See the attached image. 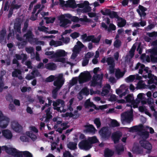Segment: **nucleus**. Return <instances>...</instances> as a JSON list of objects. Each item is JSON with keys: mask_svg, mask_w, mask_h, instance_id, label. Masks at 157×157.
I'll return each instance as SVG.
<instances>
[{"mask_svg": "<svg viewBox=\"0 0 157 157\" xmlns=\"http://www.w3.org/2000/svg\"><path fill=\"white\" fill-rule=\"evenodd\" d=\"M99 69V67H98L94 68L93 70V72L95 75H93L91 81L90 86H92L95 87L97 85L101 86L102 85L103 75V74L101 75L97 74Z\"/></svg>", "mask_w": 157, "mask_h": 157, "instance_id": "1", "label": "nucleus"}, {"mask_svg": "<svg viewBox=\"0 0 157 157\" xmlns=\"http://www.w3.org/2000/svg\"><path fill=\"white\" fill-rule=\"evenodd\" d=\"M99 133L103 140H108L110 137L111 132L109 129L108 127L105 126L102 127L99 131Z\"/></svg>", "mask_w": 157, "mask_h": 157, "instance_id": "2", "label": "nucleus"}, {"mask_svg": "<svg viewBox=\"0 0 157 157\" xmlns=\"http://www.w3.org/2000/svg\"><path fill=\"white\" fill-rule=\"evenodd\" d=\"M34 36L32 32V30L29 29L27 31L26 33L23 35V37L25 38V40L30 43H31L34 40H35V42L37 44H38L39 42L44 43L43 41H38V39L34 38Z\"/></svg>", "mask_w": 157, "mask_h": 157, "instance_id": "3", "label": "nucleus"}, {"mask_svg": "<svg viewBox=\"0 0 157 157\" xmlns=\"http://www.w3.org/2000/svg\"><path fill=\"white\" fill-rule=\"evenodd\" d=\"M65 79L62 74H59L57 77L53 82V85L56 86L55 88L60 90L64 84Z\"/></svg>", "mask_w": 157, "mask_h": 157, "instance_id": "4", "label": "nucleus"}, {"mask_svg": "<svg viewBox=\"0 0 157 157\" xmlns=\"http://www.w3.org/2000/svg\"><path fill=\"white\" fill-rule=\"evenodd\" d=\"M80 75V77L78 80L80 84H82L85 82L89 81L91 78L90 73L87 71L81 73Z\"/></svg>", "mask_w": 157, "mask_h": 157, "instance_id": "5", "label": "nucleus"}, {"mask_svg": "<svg viewBox=\"0 0 157 157\" xmlns=\"http://www.w3.org/2000/svg\"><path fill=\"white\" fill-rule=\"evenodd\" d=\"M121 120L123 122L130 123L133 120V114L130 112H125L121 115Z\"/></svg>", "mask_w": 157, "mask_h": 157, "instance_id": "6", "label": "nucleus"}, {"mask_svg": "<svg viewBox=\"0 0 157 157\" xmlns=\"http://www.w3.org/2000/svg\"><path fill=\"white\" fill-rule=\"evenodd\" d=\"M10 122V119L4 116L2 112L0 111V127L3 128H6Z\"/></svg>", "mask_w": 157, "mask_h": 157, "instance_id": "7", "label": "nucleus"}, {"mask_svg": "<svg viewBox=\"0 0 157 157\" xmlns=\"http://www.w3.org/2000/svg\"><path fill=\"white\" fill-rule=\"evenodd\" d=\"M150 53L151 60L153 63H157V46L148 50Z\"/></svg>", "mask_w": 157, "mask_h": 157, "instance_id": "8", "label": "nucleus"}, {"mask_svg": "<svg viewBox=\"0 0 157 157\" xmlns=\"http://www.w3.org/2000/svg\"><path fill=\"white\" fill-rule=\"evenodd\" d=\"M79 147L81 149L88 150L92 147L91 143L88 140H84L81 141L78 144Z\"/></svg>", "mask_w": 157, "mask_h": 157, "instance_id": "9", "label": "nucleus"}, {"mask_svg": "<svg viewBox=\"0 0 157 157\" xmlns=\"http://www.w3.org/2000/svg\"><path fill=\"white\" fill-rule=\"evenodd\" d=\"M2 148H4L7 153L13 156H17L21 153L18 151L15 148L8 147L6 146H3Z\"/></svg>", "mask_w": 157, "mask_h": 157, "instance_id": "10", "label": "nucleus"}, {"mask_svg": "<svg viewBox=\"0 0 157 157\" xmlns=\"http://www.w3.org/2000/svg\"><path fill=\"white\" fill-rule=\"evenodd\" d=\"M59 19L60 21V26L62 27L66 28H67L66 25L68 24L71 23V21L67 18H65V17L63 15L59 17Z\"/></svg>", "mask_w": 157, "mask_h": 157, "instance_id": "11", "label": "nucleus"}, {"mask_svg": "<svg viewBox=\"0 0 157 157\" xmlns=\"http://www.w3.org/2000/svg\"><path fill=\"white\" fill-rule=\"evenodd\" d=\"M140 143L141 147L147 150L148 153H150L152 148V146L148 141L146 140H140Z\"/></svg>", "mask_w": 157, "mask_h": 157, "instance_id": "12", "label": "nucleus"}, {"mask_svg": "<svg viewBox=\"0 0 157 157\" xmlns=\"http://www.w3.org/2000/svg\"><path fill=\"white\" fill-rule=\"evenodd\" d=\"M6 29L5 28H3L0 31V43L4 44H6Z\"/></svg>", "mask_w": 157, "mask_h": 157, "instance_id": "13", "label": "nucleus"}, {"mask_svg": "<svg viewBox=\"0 0 157 157\" xmlns=\"http://www.w3.org/2000/svg\"><path fill=\"white\" fill-rule=\"evenodd\" d=\"M151 73V71L150 70L149 72L148 73L147 77L149 79L148 80L147 83L149 84L154 83L157 85V77L152 75Z\"/></svg>", "mask_w": 157, "mask_h": 157, "instance_id": "14", "label": "nucleus"}, {"mask_svg": "<svg viewBox=\"0 0 157 157\" xmlns=\"http://www.w3.org/2000/svg\"><path fill=\"white\" fill-rule=\"evenodd\" d=\"M122 136V134L120 132H116L113 133L112 136V139L114 143H118Z\"/></svg>", "mask_w": 157, "mask_h": 157, "instance_id": "15", "label": "nucleus"}, {"mask_svg": "<svg viewBox=\"0 0 157 157\" xmlns=\"http://www.w3.org/2000/svg\"><path fill=\"white\" fill-rule=\"evenodd\" d=\"M72 21L74 22H78L79 21L81 22H89L90 21L89 19L87 18V16L86 15L83 16V18H79L77 16H73L71 19Z\"/></svg>", "mask_w": 157, "mask_h": 157, "instance_id": "16", "label": "nucleus"}, {"mask_svg": "<svg viewBox=\"0 0 157 157\" xmlns=\"http://www.w3.org/2000/svg\"><path fill=\"white\" fill-rule=\"evenodd\" d=\"M11 127L13 129L17 132H20L21 131L22 127L17 122H12Z\"/></svg>", "mask_w": 157, "mask_h": 157, "instance_id": "17", "label": "nucleus"}, {"mask_svg": "<svg viewBox=\"0 0 157 157\" xmlns=\"http://www.w3.org/2000/svg\"><path fill=\"white\" fill-rule=\"evenodd\" d=\"M66 55L65 51L63 50H60L56 51L52 56V59L57 58L60 57H64Z\"/></svg>", "mask_w": 157, "mask_h": 157, "instance_id": "18", "label": "nucleus"}, {"mask_svg": "<svg viewBox=\"0 0 157 157\" xmlns=\"http://www.w3.org/2000/svg\"><path fill=\"white\" fill-rule=\"evenodd\" d=\"M84 106L85 108H88L89 107L94 108L95 109L97 110L98 109L97 107L95 105L93 102H91L90 99L86 100L84 104Z\"/></svg>", "mask_w": 157, "mask_h": 157, "instance_id": "19", "label": "nucleus"}, {"mask_svg": "<svg viewBox=\"0 0 157 157\" xmlns=\"http://www.w3.org/2000/svg\"><path fill=\"white\" fill-rule=\"evenodd\" d=\"M115 151L117 154L121 155L124 151V146L121 144H118L115 146Z\"/></svg>", "mask_w": 157, "mask_h": 157, "instance_id": "20", "label": "nucleus"}, {"mask_svg": "<svg viewBox=\"0 0 157 157\" xmlns=\"http://www.w3.org/2000/svg\"><path fill=\"white\" fill-rule=\"evenodd\" d=\"M2 133L3 136L7 139H10L13 136L11 132L8 129L3 130L2 131Z\"/></svg>", "mask_w": 157, "mask_h": 157, "instance_id": "21", "label": "nucleus"}, {"mask_svg": "<svg viewBox=\"0 0 157 157\" xmlns=\"http://www.w3.org/2000/svg\"><path fill=\"white\" fill-rule=\"evenodd\" d=\"M60 104H61V107H63L65 106L64 101L61 99H57L56 101H53L52 105L54 107H57Z\"/></svg>", "mask_w": 157, "mask_h": 157, "instance_id": "22", "label": "nucleus"}, {"mask_svg": "<svg viewBox=\"0 0 157 157\" xmlns=\"http://www.w3.org/2000/svg\"><path fill=\"white\" fill-rule=\"evenodd\" d=\"M82 39L84 42L92 41V39L94 38V35H90L87 36L86 33H85L82 35L81 36Z\"/></svg>", "mask_w": 157, "mask_h": 157, "instance_id": "23", "label": "nucleus"}, {"mask_svg": "<svg viewBox=\"0 0 157 157\" xmlns=\"http://www.w3.org/2000/svg\"><path fill=\"white\" fill-rule=\"evenodd\" d=\"M143 128V126L142 125L134 126L130 128L129 131L130 132H140Z\"/></svg>", "mask_w": 157, "mask_h": 157, "instance_id": "24", "label": "nucleus"}, {"mask_svg": "<svg viewBox=\"0 0 157 157\" xmlns=\"http://www.w3.org/2000/svg\"><path fill=\"white\" fill-rule=\"evenodd\" d=\"M16 37L17 39L18 40L21 41L19 44V46L21 45V46L23 47L27 44V42H28V41L26 40H24L23 38L22 37L20 36L19 34H17L16 35Z\"/></svg>", "mask_w": 157, "mask_h": 157, "instance_id": "25", "label": "nucleus"}, {"mask_svg": "<svg viewBox=\"0 0 157 157\" xmlns=\"http://www.w3.org/2000/svg\"><path fill=\"white\" fill-rule=\"evenodd\" d=\"M114 151L108 148H106L104 152L105 157H111L114 154Z\"/></svg>", "mask_w": 157, "mask_h": 157, "instance_id": "26", "label": "nucleus"}, {"mask_svg": "<svg viewBox=\"0 0 157 157\" xmlns=\"http://www.w3.org/2000/svg\"><path fill=\"white\" fill-rule=\"evenodd\" d=\"M15 56L16 59L18 60L22 59V61L24 62L27 59V56L25 54L22 53L20 55L16 54Z\"/></svg>", "mask_w": 157, "mask_h": 157, "instance_id": "27", "label": "nucleus"}, {"mask_svg": "<svg viewBox=\"0 0 157 157\" xmlns=\"http://www.w3.org/2000/svg\"><path fill=\"white\" fill-rule=\"evenodd\" d=\"M14 29L15 32L19 33H21V24L19 21H17L14 23Z\"/></svg>", "mask_w": 157, "mask_h": 157, "instance_id": "28", "label": "nucleus"}, {"mask_svg": "<svg viewBox=\"0 0 157 157\" xmlns=\"http://www.w3.org/2000/svg\"><path fill=\"white\" fill-rule=\"evenodd\" d=\"M76 4L75 0H69L66 2L65 5L66 7H68L72 8L76 7Z\"/></svg>", "mask_w": 157, "mask_h": 157, "instance_id": "29", "label": "nucleus"}, {"mask_svg": "<svg viewBox=\"0 0 157 157\" xmlns=\"http://www.w3.org/2000/svg\"><path fill=\"white\" fill-rule=\"evenodd\" d=\"M85 127L86 128V131L87 132H94L96 130L94 126L92 124L86 125Z\"/></svg>", "mask_w": 157, "mask_h": 157, "instance_id": "30", "label": "nucleus"}, {"mask_svg": "<svg viewBox=\"0 0 157 157\" xmlns=\"http://www.w3.org/2000/svg\"><path fill=\"white\" fill-rule=\"evenodd\" d=\"M133 150L134 153L136 154H142L143 153L142 148L139 146H136L133 148Z\"/></svg>", "mask_w": 157, "mask_h": 157, "instance_id": "31", "label": "nucleus"}, {"mask_svg": "<svg viewBox=\"0 0 157 157\" xmlns=\"http://www.w3.org/2000/svg\"><path fill=\"white\" fill-rule=\"evenodd\" d=\"M45 67L47 69L52 70H55L56 68V64L53 63H50L46 64Z\"/></svg>", "mask_w": 157, "mask_h": 157, "instance_id": "32", "label": "nucleus"}, {"mask_svg": "<svg viewBox=\"0 0 157 157\" xmlns=\"http://www.w3.org/2000/svg\"><path fill=\"white\" fill-rule=\"evenodd\" d=\"M77 144L75 142H70L67 144V147L71 150H75L77 148Z\"/></svg>", "mask_w": 157, "mask_h": 157, "instance_id": "33", "label": "nucleus"}, {"mask_svg": "<svg viewBox=\"0 0 157 157\" xmlns=\"http://www.w3.org/2000/svg\"><path fill=\"white\" fill-rule=\"evenodd\" d=\"M140 136L143 140H146L149 137V132L147 131L141 132Z\"/></svg>", "mask_w": 157, "mask_h": 157, "instance_id": "34", "label": "nucleus"}, {"mask_svg": "<svg viewBox=\"0 0 157 157\" xmlns=\"http://www.w3.org/2000/svg\"><path fill=\"white\" fill-rule=\"evenodd\" d=\"M124 72L121 71L120 69L117 70L115 73V75L117 78L122 77L124 74Z\"/></svg>", "mask_w": 157, "mask_h": 157, "instance_id": "35", "label": "nucleus"}, {"mask_svg": "<svg viewBox=\"0 0 157 157\" xmlns=\"http://www.w3.org/2000/svg\"><path fill=\"white\" fill-rule=\"evenodd\" d=\"M21 71L20 70L15 69L12 73V76L13 77H18V75H21Z\"/></svg>", "mask_w": 157, "mask_h": 157, "instance_id": "36", "label": "nucleus"}, {"mask_svg": "<svg viewBox=\"0 0 157 157\" xmlns=\"http://www.w3.org/2000/svg\"><path fill=\"white\" fill-rule=\"evenodd\" d=\"M146 86L145 83H143L142 80L140 81L137 83V87L138 89H144Z\"/></svg>", "mask_w": 157, "mask_h": 157, "instance_id": "37", "label": "nucleus"}, {"mask_svg": "<svg viewBox=\"0 0 157 157\" xmlns=\"http://www.w3.org/2000/svg\"><path fill=\"white\" fill-rule=\"evenodd\" d=\"M106 62L107 63L108 65L110 66L115 64L113 59L111 57L107 58Z\"/></svg>", "mask_w": 157, "mask_h": 157, "instance_id": "38", "label": "nucleus"}, {"mask_svg": "<svg viewBox=\"0 0 157 157\" xmlns=\"http://www.w3.org/2000/svg\"><path fill=\"white\" fill-rule=\"evenodd\" d=\"M56 77L53 75H51L48 77L45 80L46 82H51L55 81Z\"/></svg>", "mask_w": 157, "mask_h": 157, "instance_id": "39", "label": "nucleus"}, {"mask_svg": "<svg viewBox=\"0 0 157 157\" xmlns=\"http://www.w3.org/2000/svg\"><path fill=\"white\" fill-rule=\"evenodd\" d=\"M125 99L127 102L131 103L133 100V97L131 95L128 94L125 97Z\"/></svg>", "mask_w": 157, "mask_h": 157, "instance_id": "40", "label": "nucleus"}, {"mask_svg": "<svg viewBox=\"0 0 157 157\" xmlns=\"http://www.w3.org/2000/svg\"><path fill=\"white\" fill-rule=\"evenodd\" d=\"M109 16V17L111 18H115L118 19L119 17L118 16L117 12L114 11H111L110 13V14Z\"/></svg>", "mask_w": 157, "mask_h": 157, "instance_id": "41", "label": "nucleus"}, {"mask_svg": "<svg viewBox=\"0 0 157 157\" xmlns=\"http://www.w3.org/2000/svg\"><path fill=\"white\" fill-rule=\"evenodd\" d=\"M59 90V89L55 88L53 89L52 91V97L53 98L55 99L57 98V92Z\"/></svg>", "mask_w": 157, "mask_h": 157, "instance_id": "42", "label": "nucleus"}, {"mask_svg": "<svg viewBox=\"0 0 157 157\" xmlns=\"http://www.w3.org/2000/svg\"><path fill=\"white\" fill-rule=\"evenodd\" d=\"M100 12L104 15L109 16L111 12V10L110 9H106L105 10V11H104L103 10H101Z\"/></svg>", "mask_w": 157, "mask_h": 157, "instance_id": "43", "label": "nucleus"}, {"mask_svg": "<svg viewBox=\"0 0 157 157\" xmlns=\"http://www.w3.org/2000/svg\"><path fill=\"white\" fill-rule=\"evenodd\" d=\"M116 29V26L113 24H110L109 27L108 28L107 31L109 32H111L112 31H114Z\"/></svg>", "mask_w": 157, "mask_h": 157, "instance_id": "44", "label": "nucleus"}, {"mask_svg": "<svg viewBox=\"0 0 157 157\" xmlns=\"http://www.w3.org/2000/svg\"><path fill=\"white\" fill-rule=\"evenodd\" d=\"M145 96V94H144L140 93L138 94L137 96V98L136 99V100H137L138 101H140V102L143 99H144V98Z\"/></svg>", "mask_w": 157, "mask_h": 157, "instance_id": "45", "label": "nucleus"}, {"mask_svg": "<svg viewBox=\"0 0 157 157\" xmlns=\"http://www.w3.org/2000/svg\"><path fill=\"white\" fill-rule=\"evenodd\" d=\"M94 122L97 128H99L100 127L101 124L99 118H96L94 119Z\"/></svg>", "mask_w": 157, "mask_h": 157, "instance_id": "46", "label": "nucleus"}, {"mask_svg": "<svg viewBox=\"0 0 157 157\" xmlns=\"http://www.w3.org/2000/svg\"><path fill=\"white\" fill-rule=\"evenodd\" d=\"M24 157H33L32 154L28 151H25L22 152Z\"/></svg>", "mask_w": 157, "mask_h": 157, "instance_id": "47", "label": "nucleus"}, {"mask_svg": "<svg viewBox=\"0 0 157 157\" xmlns=\"http://www.w3.org/2000/svg\"><path fill=\"white\" fill-rule=\"evenodd\" d=\"M140 103V101H138L137 100H134L132 101L131 103V105H132L133 107L134 108H137L138 107V105Z\"/></svg>", "mask_w": 157, "mask_h": 157, "instance_id": "48", "label": "nucleus"}, {"mask_svg": "<svg viewBox=\"0 0 157 157\" xmlns=\"http://www.w3.org/2000/svg\"><path fill=\"white\" fill-rule=\"evenodd\" d=\"M44 19L46 20V22L47 24L53 23L55 20V18H50L48 17H44Z\"/></svg>", "mask_w": 157, "mask_h": 157, "instance_id": "49", "label": "nucleus"}, {"mask_svg": "<svg viewBox=\"0 0 157 157\" xmlns=\"http://www.w3.org/2000/svg\"><path fill=\"white\" fill-rule=\"evenodd\" d=\"M91 143V145H92L93 144H95L98 142V140L96 136H94L88 140Z\"/></svg>", "mask_w": 157, "mask_h": 157, "instance_id": "50", "label": "nucleus"}, {"mask_svg": "<svg viewBox=\"0 0 157 157\" xmlns=\"http://www.w3.org/2000/svg\"><path fill=\"white\" fill-rule=\"evenodd\" d=\"M135 79V77L134 75H130L127 77L126 79L127 82H132L134 81Z\"/></svg>", "mask_w": 157, "mask_h": 157, "instance_id": "51", "label": "nucleus"}, {"mask_svg": "<svg viewBox=\"0 0 157 157\" xmlns=\"http://www.w3.org/2000/svg\"><path fill=\"white\" fill-rule=\"evenodd\" d=\"M80 35V34L79 33L77 32H74L71 33L70 36L72 37L73 39H75L77 38Z\"/></svg>", "mask_w": 157, "mask_h": 157, "instance_id": "52", "label": "nucleus"}, {"mask_svg": "<svg viewBox=\"0 0 157 157\" xmlns=\"http://www.w3.org/2000/svg\"><path fill=\"white\" fill-rule=\"evenodd\" d=\"M114 46L116 48H119L121 46V42L119 40H116L114 43Z\"/></svg>", "mask_w": 157, "mask_h": 157, "instance_id": "53", "label": "nucleus"}, {"mask_svg": "<svg viewBox=\"0 0 157 157\" xmlns=\"http://www.w3.org/2000/svg\"><path fill=\"white\" fill-rule=\"evenodd\" d=\"M38 30L40 31L46 33H47V31L46 29H48V28L44 26H42V27H38Z\"/></svg>", "mask_w": 157, "mask_h": 157, "instance_id": "54", "label": "nucleus"}, {"mask_svg": "<svg viewBox=\"0 0 157 157\" xmlns=\"http://www.w3.org/2000/svg\"><path fill=\"white\" fill-rule=\"evenodd\" d=\"M82 94H83L86 95H88L89 94V89L86 88L85 87L82 89V90L80 91Z\"/></svg>", "mask_w": 157, "mask_h": 157, "instance_id": "55", "label": "nucleus"}, {"mask_svg": "<svg viewBox=\"0 0 157 157\" xmlns=\"http://www.w3.org/2000/svg\"><path fill=\"white\" fill-rule=\"evenodd\" d=\"M81 50V48L78 45H75L74 48L73 50V52L77 53H79Z\"/></svg>", "mask_w": 157, "mask_h": 157, "instance_id": "56", "label": "nucleus"}, {"mask_svg": "<svg viewBox=\"0 0 157 157\" xmlns=\"http://www.w3.org/2000/svg\"><path fill=\"white\" fill-rule=\"evenodd\" d=\"M64 157H74L69 151H65L63 153Z\"/></svg>", "mask_w": 157, "mask_h": 157, "instance_id": "57", "label": "nucleus"}, {"mask_svg": "<svg viewBox=\"0 0 157 157\" xmlns=\"http://www.w3.org/2000/svg\"><path fill=\"white\" fill-rule=\"evenodd\" d=\"M126 24V21L123 19L118 24V26L120 27H122L124 26Z\"/></svg>", "mask_w": 157, "mask_h": 157, "instance_id": "58", "label": "nucleus"}, {"mask_svg": "<svg viewBox=\"0 0 157 157\" xmlns=\"http://www.w3.org/2000/svg\"><path fill=\"white\" fill-rule=\"evenodd\" d=\"M28 136L33 141L36 140L37 139L36 136L32 133H29Z\"/></svg>", "mask_w": 157, "mask_h": 157, "instance_id": "59", "label": "nucleus"}, {"mask_svg": "<svg viewBox=\"0 0 157 157\" xmlns=\"http://www.w3.org/2000/svg\"><path fill=\"white\" fill-rule=\"evenodd\" d=\"M111 126L113 127L119 126V124L115 120H113L112 121L111 123Z\"/></svg>", "mask_w": 157, "mask_h": 157, "instance_id": "60", "label": "nucleus"}, {"mask_svg": "<svg viewBox=\"0 0 157 157\" xmlns=\"http://www.w3.org/2000/svg\"><path fill=\"white\" fill-rule=\"evenodd\" d=\"M6 100L9 101L10 103H11L13 101V97L10 94H8L6 96Z\"/></svg>", "mask_w": 157, "mask_h": 157, "instance_id": "61", "label": "nucleus"}, {"mask_svg": "<svg viewBox=\"0 0 157 157\" xmlns=\"http://www.w3.org/2000/svg\"><path fill=\"white\" fill-rule=\"evenodd\" d=\"M148 36L150 37H157V32L154 31L148 33Z\"/></svg>", "mask_w": 157, "mask_h": 157, "instance_id": "62", "label": "nucleus"}, {"mask_svg": "<svg viewBox=\"0 0 157 157\" xmlns=\"http://www.w3.org/2000/svg\"><path fill=\"white\" fill-rule=\"evenodd\" d=\"M37 97L39 100V102L40 104H44V103L45 101L44 99V98L43 96L37 95Z\"/></svg>", "mask_w": 157, "mask_h": 157, "instance_id": "63", "label": "nucleus"}, {"mask_svg": "<svg viewBox=\"0 0 157 157\" xmlns=\"http://www.w3.org/2000/svg\"><path fill=\"white\" fill-rule=\"evenodd\" d=\"M109 90L107 89H104L101 92V94L102 96H104L107 95L109 93Z\"/></svg>", "mask_w": 157, "mask_h": 157, "instance_id": "64", "label": "nucleus"}]
</instances>
